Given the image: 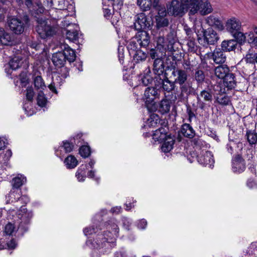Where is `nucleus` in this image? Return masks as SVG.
<instances>
[{
    "label": "nucleus",
    "instance_id": "obj_56",
    "mask_svg": "<svg viewBox=\"0 0 257 257\" xmlns=\"http://www.w3.org/2000/svg\"><path fill=\"white\" fill-rule=\"evenodd\" d=\"M182 65L186 70H191L193 66L191 64V62L188 60H184Z\"/></svg>",
    "mask_w": 257,
    "mask_h": 257
},
{
    "label": "nucleus",
    "instance_id": "obj_60",
    "mask_svg": "<svg viewBox=\"0 0 257 257\" xmlns=\"http://www.w3.org/2000/svg\"><path fill=\"white\" fill-rule=\"evenodd\" d=\"M235 144L233 142H230L226 145V149L229 153L232 154L233 153V148L235 146Z\"/></svg>",
    "mask_w": 257,
    "mask_h": 257
},
{
    "label": "nucleus",
    "instance_id": "obj_18",
    "mask_svg": "<svg viewBox=\"0 0 257 257\" xmlns=\"http://www.w3.org/2000/svg\"><path fill=\"white\" fill-rule=\"evenodd\" d=\"M211 58L216 64H223L226 59L224 52L220 48H216L212 53H210Z\"/></svg>",
    "mask_w": 257,
    "mask_h": 257
},
{
    "label": "nucleus",
    "instance_id": "obj_31",
    "mask_svg": "<svg viewBox=\"0 0 257 257\" xmlns=\"http://www.w3.org/2000/svg\"><path fill=\"white\" fill-rule=\"evenodd\" d=\"M174 140L168 137L164 140L161 147L162 151L164 153H168L170 152L172 149L174 144Z\"/></svg>",
    "mask_w": 257,
    "mask_h": 257
},
{
    "label": "nucleus",
    "instance_id": "obj_64",
    "mask_svg": "<svg viewBox=\"0 0 257 257\" xmlns=\"http://www.w3.org/2000/svg\"><path fill=\"white\" fill-rule=\"evenodd\" d=\"M103 15L106 19H109L111 15L110 10L107 8H103Z\"/></svg>",
    "mask_w": 257,
    "mask_h": 257
},
{
    "label": "nucleus",
    "instance_id": "obj_49",
    "mask_svg": "<svg viewBox=\"0 0 257 257\" xmlns=\"http://www.w3.org/2000/svg\"><path fill=\"white\" fill-rule=\"evenodd\" d=\"M180 85V89L181 91V94H188L190 90V86L186 82H184L182 84H179Z\"/></svg>",
    "mask_w": 257,
    "mask_h": 257
},
{
    "label": "nucleus",
    "instance_id": "obj_44",
    "mask_svg": "<svg viewBox=\"0 0 257 257\" xmlns=\"http://www.w3.org/2000/svg\"><path fill=\"white\" fill-rule=\"evenodd\" d=\"M236 39L239 43H244L246 40L245 33H242L241 30L237 31L231 34Z\"/></svg>",
    "mask_w": 257,
    "mask_h": 257
},
{
    "label": "nucleus",
    "instance_id": "obj_16",
    "mask_svg": "<svg viewBox=\"0 0 257 257\" xmlns=\"http://www.w3.org/2000/svg\"><path fill=\"white\" fill-rule=\"evenodd\" d=\"M172 75L176 77L174 82L177 84H182L184 82H186L187 80L188 75L187 72L183 69H174L172 72Z\"/></svg>",
    "mask_w": 257,
    "mask_h": 257
},
{
    "label": "nucleus",
    "instance_id": "obj_38",
    "mask_svg": "<svg viewBox=\"0 0 257 257\" xmlns=\"http://www.w3.org/2000/svg\"><path fill=\"white\" fill-rule=\"evenodd\" d=\"M16 193L15 191L11 190L9 195L11 198H14L17 202L20 201L22 204H26L29 202V198L27 195H22L20 197H16Z\"/></svg>",
    "mask_w": 257,
    "mask_h": 257
},
{
    "label": "nucleus",
    "instance_id": "obj_28",
    "mask_svg": "<svg viewBox=\"0 0 257 257\" xmlns=\"http://www.w3.org/2000/svg\"><path fill=\"white\" fill-rule=\"evenodd\" d=\"M234 75L232 73H229L223 79L224 85L229 89L234 88L236 85V81L234 79Z\"/></svg>",
    "mask_w": 257,
    "mask_h": 257
},
{
    "label": "nucleus",
    "instance_id": "obj_15",
    "mask_svg": "<svg viewBox=\"0 0 257 257\" xmlns=\"http://www.w3.org/2000/svg\"><path fill=\"white\" fill-rule=\"evenodd\" d=\"M160 90L155 87H148L146 88L144 98L146 102H151L155 99L158 98L160 95Z\"/></svg>",
    "mask_w": 257,
    "mask_h": 257
},
{
    "label": "nucleus",
    "instance_id": "obj_17",
    "mask_svg": "<svg viewBox=\"0 0 257 257\" xmlns=\"http://www.w3.org/2000/svg\"><path fill=\"white\" fill-rule=\"evenodd\" d=\"M206 22L210 26L213 27L220 31L224 29V26L219 17L211 15L206 18Z\"/></svg>",
    "mask_w": 257,
    "mask_h": 257
},
{
    "label": "nucleus",
    "instance_id": "obj_25",
    "mask_svg": "<svg viewBox=\"0 0 257 257\" xmlns=\"http://www.w3.org/2000/svg\"><path fill=\"white\" fill-rule=\"evenodd\" d=\"M237 42L235 40H224L221 44V49L224 51H231L235 49Z\"/></svg>",
    "mask_w": 257,
    "mask_h": 257
},
{
    "label": "nucleus",
    "instance_id": "obj_63",
    "mask_svg": "<svg viewBox=\"0 0 257 257\" xmlns=\"http://www.w3.org/2000/svg\"><path fill=\"white\" fill-rule=\"evenodd\" d=\"M7 144V140L5 138L0 137V150L4 149Z\"/></svg>",
    "mask_w": 257,
    "mask_h": 257
},
{
    "label": "nucleus",
    "instance_id": "obj_13",
    "mask_svg": "<svg viewBox=\"0 0 257 257\" xmlns=\"http://www.w3.org/2000/svg\"><path fill=\"white\" fill-rule=\"evenodd\" d=\"M211 152L206 151L198 156V162L201 165L210 168L214 166V160Z\"/></svg>",
    "mask_w": 257,
    "mask_h": 257
},
{
    "label": "nucleus",
    "instance_id": "obj_24",
    "mask_svg": "<svg viewBox=\"0 0 257 257\" xmlns=\"http://www.w3.org/2000/svg\"><path fill=\"white\" fill-rule=\"evenodd\" d=\"M229 73V68L226 65H221L214 69L215 76L220 79H224Z\"/></svg>",
    "mask_w": 257,
    "mask_h": 257
},
{
    "label": "nucleus",
    "instance_id": "obj_37",
    "mask_svg": "<svg viewBox=\"0 0 257 257\" xmlns=\"http://www.w3.org/2000/svg\"><path fill=\"white\" fill-rule=\"evenodd\" d=\"M152 0H137V5L143 11H149L152 6Z\"/></svg>",
    "mask_w": 257,
    "mask_h": 257
},
{
    "label": "nucleus",
    "instance_id": "obj_7",
    "mask_svg": "<svg viewBox=\"0 0 257 257\" xmlns=\"http://www.w3.org/2000/svg\"><path fill=\"white\" fill-rule=\"evenodd\" d=\"M29 18L28 16H24L23 19L20 20L18 18H12L8 22L9 26L14 33L16 34H21L25 30V28L28 25Z\"/></svg>",
    "mask_w": 257,
    "mask_h": 257
},
{
    "label": "nucleus",
    "instance_id": "obj_48",
    "mask_svg": "<svg viewBox=\"0 0 257 257\" xmlns=\"http://www.w3.org/2000/svg\"><path fill=\"white\" fill-rule=\"evenodd\" d=\"M195 79L198 83H202L205 79V75L203 71L197 70L195 73Z\"/></svg>",
    "mask_w": 257,
    "mask_h": 257
},
{
    "label": "nucleus",
    "instance_id": "obj_30",
    "mask_svg": "<svg viewBox=\"0 0 257 257\" xmlns=\"http://www.w3.org/2000/svg\"><path fill=\"white\" fill-rule=\"evenodd\" d=\"M160 123V119L158 115L153 113L147 121V125L149 127L155 128L159 126Z\"/></svg>",
    "mask_w": 257,
    "mask_h": 257
},
{
    "label": "nucleus",
    "instance_id": "obj_53",
    "mask_svg": "<svg viewBox=\"0 0 257 257\" xmlns=\"http://www.w3.org/2000/svg\"><path fill=\"white\" fill-rule=\"evenodd\" d=\"M192 142L194 145L200 148H201V147H203L206 145L205 142H204L202 139L198 138H194Z\"/></svg>",
    "mask_w": 257,
    "mask_h": 257
},
{
    "label": "nucleus",
    "instance_id": "obj_42",
    "mask_svg": "<svg viewBox=\"0 0 257 257\" xmlns=\"http://www.w3.org/2000/svg\"><path fill=\"white\" fill-rule=\"evenodd\" d=\"M86 166L81 165L76 173V177L79 181L83 182L85 178Z\"/></svg>",
    "mask_w": 257,
    "mask_h": 257
},
{
    "label": "nucleus",
    "instance_id": "obj_4",
    "mask_svg": "<svg viewBox=\"0 0 257 257\" xmlns=\"http://www.w3.org/2000/svg\"><path fill=\"white\" fill-rule=\"evenodd\" d=\"M189 13L195 15L199 13L202 16L211 13L213 9L208 0H189Z\"/></svg>",
    "mask_w": 257,
    "mask_h": 257
},
{
    "label": "nucleus",
    "instance_id": "obj_62",
    "mask_svg": "<svg viewBox=\"0 0 257 257\" xmlns=\"http://www.w3.org/2000/svg\"><path fill=\"white\" fill-rule=\"evenodd\" d=\"M147 225V222L145 219H141L139 221L138 224V228L140 229H145Z\"/></svg>",
    "mask_w": 257,
    "mask_h": 257
},
{
    "label": "nucleus",
    "instance_id": "obj_51",
    "mask_svg": "<svg viewBox=\"0 0 257 257\" xmlns=\"http://www.w3.org/2000/svg\"><path fill=\"white\" fill-rule=\"evenodd\" d=\"M64 148L66 153H70L73 149V143H70L67 141L63 142V146L62 147Z\"/></svg>",
    "mask_w": 257,
    "mask_h": 257
},
{
    "label": "nucleus",
    "instance_id": "obj_52",
    "mask_svg": "<svg viewBox=\"0 0 257 257\" xmlns=\"http://www.w3.org/2000/svg\"><path fill=\"white\" fill-rule=\"evenodd\" d=\"M51 3L52 5H54V3L55 4L58 3V7L57 9L59 10H65L67 9L65 7V1L64 0H60V1H57V0H53L51 1Z\"/></svg>",
    "mask_w": 257,
    "mask_h": 257
},
{
    "label": "nucleus",
    "instance_id": "obj_2",
    "mask_svg": "<svg viewBox=\"0 0 257 257\" xmlns=\"http://www.w3.org/2000/svg\"><path fill=\"white\" fill-rule=\"evenodd\" d=\"M110 227L112 232L108 231L105 234H99L97 235L96 241L94 242H92L91 240H88L86 241V244L88 246L91 245V247L96 248L103 247L104 246L103 244L105 246L107 244L111 247L115 245V238L114 235H117L118 232V228L117 225L115 224H113L112 226L107 225V229H110Z\"/></svg>",
    "mask_w": 257,
    "mask_h": 257
},
{
    "label": "nucleus",
    "instance_id": "obj_45",
    "mask_svg": "<svg viewBox=\"0 0 257 257\" xmlns=\"http://www.w3.org/2000/svg\"><path fill=\"white\" fill-rule=\"evenodd\" d=\"M139 80L140 81V84L143 86H147L150 84L152 81V78L149 75H140L139 76Z\"/></svg>",
    "mask_w": 257,
    "mask_h": 257
},
{
    "label": "nucleus",
    "instance_id": "obj_11",
    "mask_svg": "<svg viewBox=\"0 0 257 257\" xmlns=\"http://www.w3.org/2000/svg\"><path fill=\"white\" fill-rule=\"evenodd\" d=\"M25 3L32 15L37 17V15L44 13L45 9L39 1L34 3L31 0H25Z\"/></svg>",
    "mask_w": 257,
    "mask_h": 257
},
{
    "label": "nucleus",
    "instance_id": "obj_43",
    "mask_svg": "<svg viewBox=\"0 0 257 257\" xmlns=\"http://www.w3.org/2000/svg\"><path fill=\"white\" fill-rule=\"evenodd\" d=\"M37 104L41 107L44 106L47 102V99L45 97L43 91L40 90L37 97Z\"/></svg>",
    "mask_w": 257,
    "mask_h": 257
},
{
    "label": "nucleus",
    "instance_id": "obj_14",
    "mask_svg": "<svg viewBox=\"0 0 257 257\" xmlns=\"http://www.w3.org/2000/svg\"><path fill=\"white\" fill-rule=\"evenodd\" d=\"M225 27L227 31L232 34L237 31L241 30V23L239 19L231 17L226 21Z\"/></svg>",
    "mask_w": 257,
    "mask_h": 257
},
{
    "label": "nucleus",
    "instance_id": "obj_3",
    "mask_svg": "<svg viewBox=\"0 0 257 257\" xmlns=\"http://www.w3.org/2000/svg\"><path fill=\"white\" fill-rule=\"evenodd\" d=\"M38 25L36 30L40 37L42 39L52 37L56 35L59 30L58 25L53 22L47 21L41 18L37 20Z\"/></svg>",
    "mask_w": 257,
    "mask_h": 257
},
{
    "label": "nucleus",
    "instance_id": "obj_10",
    "mask_svg": "<svg viewBox=\"0 0 257 257\" xmlns=\"http://www.w3.org/2000/svg\"><path fill=\"white\" fill-rule=\"evenodd\" d=\"M151 26V21L147 17L145 14L141 13L135 16L134 27L137 31H144L149 29Z\"/></svg>",
    "mask_w": 257,
    "mask_h": 257
},
{
    "label": "nucleus",
    "instance_id": "obj_27",
    "mask_svg": "<svg viewBox=\"0 0 257 257\" xmlns=\"http://www.w3.org/2000/svg\"><path fill=\"white\" fill-rule=\"evenodd\" d=\"M140 43L136 37L132 38L127 44V48L130 54L134 53L135 51L140 50Z\"/></svg>",
    "mask_w": 257,
    "mask_h": 257
},
{
    "label": "nucleus",
    "instance_id": "obj_32",
    "mask_svg": "<svg viewBox=\"0 0 257 257\" xmlns=\"http://www.w3.org/2000/svg\"><path fill=\"white\" fill-rule=\"evenodd\" d=\"M26 182V178L23 175H18L17 177L13 179L12 185L13 189L19 188Z\"/></svg>",
    "mask_w": 257,
    "mask_h": 257
},
{
    "label": "nucleus",
    "instance_id": "obj_50",
    "mask_svg": "<svg viewBox=\"0 0 257 257\" xmlns=\"http://www.w3.org/2000/svg\"><path fill=\"white\" fill-rule=\"evenodd\" d=\"M217 101L219 104L224 105L228 104L230 102L228 97L226 95H224L222 97H218Z\"/></svg>",
    "mask_w": 257,
    "mask_h": 257
},
{
    "label": "nucleus",
    "instance_id": "obj_59",
    "mask_svg": "<svg viewBox=\"0 0 257 257\" xmlns=\"http://www.w3.org/2000/svg\"><path fill=\"white\" fill-rule=\"evenodd\" d=\"M97 231H95V229L94 227H86L84 229L83 232L85 235L88 234H92L94 233H96Z\"/></svg>",
    "mask_w": 257,
    "mask_h": 257
},
{
    "label": "nucleus",
    "instance_id": "obj_55",
    "mask_svg": "<svg viewBox=\"0 0 257 257\" xmlns=\"http://www.w3.org/2000/svg\"><path fill=\"white\" fill-rule=\"evenodd\" d=\"M247 186L250 189H254L257 188V184L253 179L249 178L246 182Z\"/></svg>",
    "mask_w": 257,
    "mask_h": 257
},
{
    "label": "nucleus",
    "instance_id": "obj_8",
    "mask_svg": "<svg viewBox=\"0 0 257 257\" xmlns=\"http://www.w3.org/2000/svg\"><path fill=\"white\" fill-rule=\"evenodd\" d=\"M52 60L55 66L61 68V75L66 78L68 75L69 70L66 67H64L66 59L62 51L54 53L53 55Z\"/></svg>",
    "mask_w": 257,
    "mask_h": 257
},
{
    "label": "nucleus",
    "instance_id": "obj_58",
    "mask_svg": "<svg viewBox=\"0 0 257 257\" xmlns=\"http://www.w3.org/2000/svg\"><path fill=\"white\" fill-rule=\"evenodd\" d=\"M27 44L29 46L33 49H35L36 50H38L40 49L41 47V45L36 42H28Z\"/></svg>",
    "mask_w": 257,
    "mask_h": 257
},
{
    "label": "nucleus",
    "instance_id": "obj_57",
    "mask_svg": "<svg viewBox=\"0 0 257 257\" xmlns=\"http://www.w3.org/2000/svg\"><path fill=\"white\" fill-rule=\"evenodd\" d=\"M157 48H155V49H151L150 51V52H149V54H150V57L153 59H155L156 60V59H159L158 58L159 56H158V53H157Z\"/></svg>",
    "mask_w": 257,
    "mask_h": 257
},
{
    "label": "nucleus",
    "instance_id": "obj_36",
    "mask_svg": "<svg viewBox=\"0 0 257 257\" xmlns=\"http://www.w3.org/2000/svg\"><path fill=\"white\" fill-rule=\"evenodd\" d=\"M34 84L37 90L43 91L46 88V85L41 76H37L34 79Z\"/></svg>",
    "mask_w": 257,
    "mask_h": 257
},
{
    "label": "nucleus",
    "instance_id": "obj_6",
    "mask_svg": "<svg viewBox=\"0 0 257 257\" xmlns=\"http://www.w3.org/2000/svg\"><path fill=\"white\" fill-rule=\"evenodd\" d=\"M32 217L33 213L31 211H28L23 206H21L18 213V230L23 234L28 230Z\"/></svg>",
    "mask_w": 257,
    "mask_h": 257
},
{
    "label": "nucleus",
    "instance_id": "obj_19",
    "mask_svg": "<svg viewBox=\"0 0 257 257\" xmlns=\"http://www.w3.org/2000/svg\"><path fill=\"white\" fill-rule=\"evenodd\" d=\"M138 31L135 37L138 39V41H139L140 47H146L148 46L150 42L149 34L146 31Z\"/></svg>",
    "mask_w": 257,
    "mask_h": 257
},
{
    "label": "nucleus",
    "instance_id": "obj_26",
    "mask_svg": "<svg viewBox=\"0 0 257 257\" xmlns=\"http://www.w3.org/2000/svg\"><path fill=\"white\" fill-rule=\"evenodd\" d=\"M167 128L160 127L156 130L153 135V138L154 140L158 141H164L167 138Z\"/></svg>",
    "mask_w": 257,
    "mask_h": 257
},
{
    "label": "nucleus",
    "instance_id": "obj_20",
    "mask_svg": "<svg viewBox=\"0 0 257 257\" xmlns=\"http://www.w3.org/2000/svg\"><path fill=\"white\" fill-rule=\"evenodd\" d=\"M202 99L205 102H210L212 100V95L209 90H203L200 92L199 95H197V99L198 102L200 103V107L203 109L204 103L202 101Z\"/></svg>",
    "mask_w": 257,
    "mask_h": 257
},
{
    "label": "nucleus",
    "instance_id": "obj_12",
    "mask_svg": "<svg viewBox=\"0 0 257 257\" xmlns=\"http://www.w3.org/2000/svg\"><path fill=\"white\" fill-rule=\"evenodd\" d=\"M204 43L206 45H215L219 39L217 33L212 28H208L204 31Z\"/></svg>",
    "mask_w": 257,
    "mask_h": 257
},
{
    "label": "nucleus",
    "instance_id": "obj_22",
    "mask_svg": "<svg viewBox=\"0 0 257 257\" xmlns=\"http://www.w3.org/2000/svg\"><path fill=\"white\" fill-rule=\"evenodd\" d=\"M61 48L63 50L62 52L65 56L66 60H67L70 63L74 62L76 59L75 51L66 44H62Z\"/></svg>",
    "mask_w": 257,
    "mask_h": 257
},
{
    "label": "nucleus",
    "instance_id": "obj_35",
    "mask_svg": "<svg viewBox=\"0 0 257 257\" xmlns=\"http://www.w3.org/2000/svg\"><path fill=\"white\" fill-rule=\"evenodd\" d=\"M22 59L19 56H16L11 59L9 66L12 70H16L21 66Z\"/></svg>",
    "mask_w": 257,
    "mask_h": 257
},
{
    "label": "nucleus",
    "instance_id": "obj_46",
    "mask_svg": "<svg viewBox=\"0 0 257 257\" xmlns=\"http://www.w3.org/2000/svg\"><path fill=\"white\" fill-rule=\"evenodd\" d=\"M79 154L83 158H87L90 155V148L87 146H83L79 149Z\"/></svg>",
    "mask_w": 257,
    "mask_h": 257
},
{
    "label": "nucleus",
    "instance_id": "obj_61",
    "mask_svg": "<svg viewBox=\"0 0 257 257\" xmlns=\"http://www.w3.org/2000/svg\"><path fill=\"white\" fill-rule=\"evenodd\" d=\"M17 245V243L14 239H12L7 242V246L9 249H14Z\"/></svg>",
    "mask_w": 257,
    "mask_h": 257
},
{
    "label": "nucleus",
    "instance_id": "obj_41",
    "mask_svg": "<svg viewBox=\"0 0 257 257\" xmlns=\"http://www.w3.org/2000/svg\"><path fill=\"white\" fill-rule=\"evenodd\" d=\"M156 26L158 29L167 27L169 25L168 20L161 16H158L156 18Z\"/></svg>",
    "mask_w": 257,
    "mask_h": 257
},
{
    "label": "nucleus",
    "instance_id": "obj_34",
    "mask_svg": "<svg viewBox=\"0 0 257 257\" xmlns=\"http://www.w3.org/2000/svg\"><path fill=\"white\" fill-rule=\"evenodd\" d=\"M133 56V60L136 63L144 61L146 60L147 55L141 49L135 51L134 53H132Z\"/></svg>",
    "mask_w": 257,
    "mask_h": 257
},
{
    "label": "nucleus",
    "instance_id": "obj_1",
    "mask_svg": "<svg viewBox=\"0 0 257 257\" xmlns=\"http://www.w3.org/2000/svg\"><path fill=\"white\" fill-rule=\"evenodd\" d=\"M153 72L155 74V81L162 85L163 90L170 92L174 90L176 87L175 83L174 81H172L168 78L167 73L165 71L164 62L161 59L154 60Z\"/></svg>",
    "mask_w": 257,
    "mask_h": 257
},
{
    "label": "nucleus",
    "instance_id": "obj_33",
    "mask_svg": "<svg viewBox=\"0 0 257 257\" xmlns=\"http://www.w3.org/2000/svg\"><path fill=\"white\" fill-rule=\"evenodd\" d=\"M64 163L67 168L71 169L75 168L78 165V161L72 155H69L64 160Z\"/></svg>",
    "mask_w": 257,
    "mask_h": 257
},
{
    "label": "nucleus",
    "instance_id": "obj_5",
    "mask_svg": "<svg viewBox=\"0 0 257 257\" xmlns=\"http://www.w3.org/2000/svg\"><path fill=\"white\" fill-rule=\"evenodd\" d=\"M189 0H173L167 7L168 13L175 16H182L189 9Z\"/></svg>",
    "mask_w": 257,
    "mask_h": 257
},
{
    "label": "nucleus",
    "instance_id": "obj_29",
    "mask_svg": "<svg viewBox=\"0 0 257 257\" xmlns=\"http://www.w3.org/2000/svg\"><path fill=\"white\" fill-rule=\"evenodd\" d=\"M181 133L184 137L192 138L195 135V131L188 123H184L182 125Z\"/></svg>",
    "mask_w": 257,
    "mask_h": 257
},
{
    "label": "nucleus",
    "instance_id": "obj_54",
    "mask_svg": "<svg viewBox=\"0 0 257 257\" xmlns=\"http://www.w3.org/2000/svg\"><path fill=\"white\" fill-rule=\"evenodd\" d=\"M34 95V92L32 87H28L26 89V97L29 101H32Z\"/></svg>",
    "mask_w": 257,
    "mask_h": 257
},
{
    "label": "nucleus",
    "instance_id": "obj_23",
    "mask_svg": "<svg viewBox=\"0 0 257 257\" xmlns=\"http://www.w3.org/2000/svg\"><path fill=\"white\" fill-rule=\"evenodd\" d=\"M74 29H67L66 36V38L70 41L76 42L79 39L78 27L75 24L73 25Z\"/></svg>",
    "mask_w": 257,
    "mask_h": 257
},
{
    "label": "nucleus",
    "instance_id": "obj_9",
    "mask_svg": "<svg viewBox=\"0 0 257 257\" xmlns=\"http://www.w3.org/2000/svg\"><path fill=\"white\" fill-rule=\"evenodd\" d=\"M157 46L156 48L160 51H163L166 49L171 50L173 48V45L175 40L173 37V34L168 35L167 40L163 36H159L156 39Z\"/></svg>",
    "mask_w": 257,
    "mask_h": 257
},
{
    "label": "nucleus",
    "instance_id": "obj_39",
    "mask_svg": "<svg viewBox=\"0 0 257 257\" xmlns=\"http://www.w3.org/2000/svg\"><path fill=\"white\" fill-rule=\"evenodd\" d=\"M246 137L250 145L255 144L257 142V134L254 131L248 130L246 133Z\"/></svg>",
    "mask_w": 257,
    "mask_h": 257
},
{
    "label": "nucleus",
    "instance_id": "obj_47",
    "mask_svg": "<svg viewBox=\"0 0 257 257\" xmlns=\"http://www.w3.org/2000/svg\"><path fill=\"white\" fill-rule=\"evenodd\" d=\"M16 231L14 225L11 223H8L5 227L4 232L6 235H12Z\"/></svg>",
    "mask_w": 257,
    "mask_h": 257
},
{
    "label": "nucleus",
    "instance_id": "obj_40",
    "mask_svg": "<svg viewBox=\"0 0 257 257\" xmlns=\"http://www.w3.org/2000/svg\"><path fill=\"white\" fill-rule=\"evenodd\" d=\"M170 108V101L167 99H163L160 102L159 105V110L162 113H165L169 111Z\"/></svg>",
    "mask_w": 257,
    "mask_h": 257
},
{
    "label": "nucleus",
    "instance_id": "obj_21",
    "mask_svg": "<svg viewBox=\"0 0 257 257\" xmlns=\"http://www.w3.org/2000/svg\"><path fill=\"white\" fill-rule=\"evenodd\" d=\"M245 169L244 161L239 155L232 160V170L234 172L241 173Z\"/></svg>",
    "mask_w": 257,
    "mask_h": 257
}]
</instances>
